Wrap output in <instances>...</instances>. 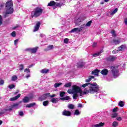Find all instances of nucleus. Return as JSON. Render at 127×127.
<instances>
[{
    "mask_svg": "<svg viewBox=\"0 0 127 127\" xmlns=\"http://www.w3.org/2000/svg\"><path fill=\"white\" fill-rule=\"evenodd\" d=\"M82 88H86L87 87L88 89L86 88L85 91H83L82 89L80 86L77 85H73L72 86V89H68L67 90V93L68 94H74L77 93L80 94V96H83L84 95H87V94H95V93H99L100 91V87L99 85L97 84V83H87L83 84L82 85Z\"/></svg>",
    "mask_w": 127,
    "mask_h": 127,
    "instance_id": "f257e3e1",
    "label": "nucleus"
},
{
    "mask_svg": "<svg viewBox=\"0 0 127 127\" xmlns=\"http://www.w3.org/2000/svg\"><path fill=\"white\" fill-rule=\"evenodd\" d=\"M13 13V4L12 0H8L5 4V11L3 12V17H7L9 14Z\"/></svg>",
    "mask_w": 127,
    "mask_h": 127,
    "instance_id": "f03ea898",
    "label": "nucleus"
},
{
    "mask_svg": "<svg viewBox=\"0 0 127 127\" xmlns=\"http://www.w3.org/2000/svg\"><path fill=\"white\" fill-rule=\"evenodd\" d=\"M42 12H43V9L40 7H37L32 11L31 17H38L42 14Z\"/></svg>",
    "mask_w": 127,
    "mask_h": 127,
    "instance_id": "7ed1b4c3",
    "label": "nucleus"
},
{
    "mask_svg": "<svg viewBox=\"0 0 127 127\" xmlns=\"http://www.w3.org/2000/svg\"><path fill=\"white\" fill-rule=\"evenodd\" d=\"M111 69L112 74L115 79L118 78L120 76V71L118 68V66H112L110 67Z\"/></svg>",
    "mask_w": 127,
    "mask_h": 127,
    "instance_id": "20e7f679",
    "label": "nucleus"
},
{
    "mask_svg": "<svg viewBox=\"0 0 127 127\" xmlns=\"http://www.w3.org/2000/svg\"><path fill=\"white\" fill-rule=\"evenodd\" d=\"M63 4L60 3H57L54 1H51L48 4V6H62Z\"/></svg>",
    "mask_w": 127,
    "mask_h": 127,
    "instance_id": "39448f33",
    "label": "nucleus"
},
{
    "mask_svg": "<svg viewBox=\"0 0 127 127\" xmlns=\"http://www.w3.org/2000/svg\"><path fill=\"white\" fill-rule=\"evenodd\" d=\"M83 27L82 26L80 28H75L70 31V33H73L74 32H80L83 30Z\"/></svg>",
    "mask_w": 127,
    "mask_h": 127,
    "instance_id": "423d86ee",
    "label": "nucleus"
},
{
    "mask_svg": "<svg viewBox=\"0 0 127 127\" xmlns=\"http://www.w3.org/2000/svg\"><path fill=\"white\" fill-rule=\"evenodd\" d=\"M50 96V93H47L45 94H43L42 96L40 97L39 98V101H43L44 100H45L47 98H48Z\"/></svg>",
    "mask_w": 127,
    "mask_h": 127,
    "instance_id": "0eeeda50",
    "label": "nucleus"
},
{
    "mask_svg": "<svg viewBox=\"0 0 127 127\" xmlns=\"http://www.w3.org/2000/svg\"><path fill=\"white\" fill-rule=\"evenodd\" d=\"M40 22H38L36 23V25L35 26L34 29L33 30L34 32L38 31V29H39V27H40Z\"/></svg>",
    "mask_w": 127,
    "mask_h": 127,
    "instance_id": "6e6552de",
    "label": "nucleus"
},
{
    "mask_svg": "<svg viewBox=\"0 0 127 127\" xmlns=\"http://www.w3.org/2000/svg\"><path fill=\"white\" fill-rule=\"evenodd\" d=\"M117 57L113 56H110L107 58V61H109V62H113V61H115Z\"/></svg>",
    "mask_w": 127,
    "mask_h": 127,
    "instance_id": "1a4fd4ad",
    "label": "nucleus"
},
{
    "mask_svg": "<svg viewBox=\"0 0 127 127\" xmlns=\"http://www.w3.org/2000/svg\"><path fill=\"white\" fill-rule=\"evenodd\" d=\"M63 115L66 117H70L71 116V112L69 111L64 110L63 112Z\"/></svg>",
    "mask_w": 127,
    "mask_h": 127,
    "instance_id": "9d476101",
    "label": "nucleus"
},
{
    "mask_svg": "<svg viewBox=\"0 0 127 127\" xmlns=\"http://www.w3.org/2000/svg\"><path fill=\"white\" fill-rule=\"evenodd\" d=\"M101 73L102 75L107 76V75H108V73H109V70L106 68H104L101 70Z\"/></svg>",
    "mask_w": 127,
    "mask_h": 127,
    "instance_id": "9b49d317",
    "label": "nucleus"
},
{
    "mask_svg": "<svg viewBox=\"0 0 127 127\" xmlns=\"http://www.w3.org/2000/svg\"><path fill=\"white\" fill-rule=\"evenodd\" d=\"M100 70L95 69L92 71V75H95V76H99V73L100 72Z\"/></svg>",
    "mask_w": 127,
    "mask_h": 127,
    "instance_id": "f8f14e48",
    "label": "nucleus"
},
{
    "mask_svg": "<svg viewBox=\"0 0 127 127\" xmlns=\"http://www.w3.org/2000/svg\"><path fill=\"white\" fill-rule=\"evenodd\" d=\"M21 94H18L17 96H15L14 97L11 98L9 99V101H15V100H17L20 97Z\"/></svg>",
    "mask_w": 127,
    "mask_h": 127,
    "instance_id": "ddd939ff",
    "label": "nucleus"
},
{
    "mask_svg": "<svg viewBox=\"0 0 127 127\" xmlns=\"http://www.w3.org/2000/svg\"><path fill=\"white\" fill-rule=\"evenodd\" d=\"M16 107H18V104L16 103L13 104V105L11 106L10 108L8 109H6V111H11L12 110L13 108H16Z\"/></svg>",
    "mask_w": 127,
    "mask_h": 127,
    "instance_id": "4468645a",
    "label": "nucleus"
},
{
    "mask_svg": "<svg viewBox=\"0 0 127 127\" xmlns=\"http://www.w3.org/2000/svg\"><path fill=\"white\" fill-rule=\"evenodd\" d=\"M104 126H105L104 123H100L98 124L93 125V127H104Z\"/></svg>",
    "mask_w": 127,
    "mask_h": 127,
    "instance_id": "2eb2a0df",
    "label": "nucleus"
},
{
    "mask_svg": "<svg viewBox=\"0 0 127 127\" xmlns=\"http://www.w3.org/2000/svg\"><path fill=\"white\" fill-rule=\"evenodd\" d=\"M51 102L54 104H56V103H58V102H59V99L57 98H52L51 99Z\"/></svg>",
    "mask_w": 127,
    "mask_h": 127,
    "instance_id": "dca6fc26",
    "label": "nucleus"
},
{
    "mask_svg": "<svg viewBox=\"0 0 127 127\" xmlns=\"http://www.w3.org/2000/svg\"><path fill=\"white\" fill-rule=\"evenodd\" d=\"M37 49H38V48H33L32 49H29V51H30L31 53H36V51H37Z\"/></svg>",
    "mask_w": 127,
    "mask_h": 127,
    "instance_id": "f3484780",
    "label": "nucleus"
},
{
    "mask_svg": "<svg viewBox=\"0 0 127 127\" xmlns=\"http://www.w3.org/2000/svg\"><path fill=\"white\" fill-rule=\"evenodd\" d=\"M118 12V8H115V10H114L113 11H110L109 13L110 14H111V15H114V14H115V13H117V12Z\"/></svg>",
    "mask_w": 127,
    "mask_h": 127,
    "instance_id": "a211bd4d",
    "label": "nucleus"
},
{
    "mask_svg": "<svg viewBox=\"0 0 127 127\" xmlns=\"http://www.w3.org/2000/svg\"><path fill=\"white\" fill-rule=\"evenodd\" d=\"M54 46L53 45H50L48 46L47 48L45 49L44 51H49V50H51L52 49H53L54 48Z\"/></svg>",
    "mask_w": 127,
    "mask_h": 127,
    "instance_id": "6ab92c4d",
    "label": "nucleus"
},
{
    "mask_svg": "<svg viewBox=\"0 0 127 127\" xmlns=\"http://www.w3.org/2000/svg\"><path fill=\"white\" fill-rule=\"evenodd\" d=\"M48 72H49V69H46L45 68L40 70V72L42 73V74H47Z\"/></svg>",
    "mask_w": 127,
    "mask_h": 127,
    "instance_id": "aec40b11",
    "label": "nucleus"
},
{
    "mask_svg": "<svg viewBox=\"0 0 127 127\" xmlns=\"http://www.w3.org/2000/svg\"><path fill=\"white\" fill-rule=\"evenodd\" d=\"M113 43L115 45L120 44V43H121V40L114 39V40H113Z\"/></svg>",
    "mask_w": 127,
    "mask_h": 127,
    "instance_id": "412c9836",
    "label": "nucleus"
},
{
    "mask_svg": "<svg viewBox=\"0 0 127 127\" xmlns=\"http://www.w3.org/2000/svg\"><path fill=\"white\" fill-rule=\"evenodd\" d=\"M91 24H92V21H89L86 25L84 24L82 26V27H85V26H87V27H89V26H91Z\"/></svg>",
    "mask_w": 127,
    "mask_h": 127,
    "instance_id": "4be33fe9",
    "label": "nucleus"
},
{
    "mask_svg": "<svg viewBox=\"0 0 127 127\" xmlns=\"http://www.w3.org/2000/svg\"><path fill=\"white\" fill-rule=\"evenodd\" d=\"M104 51L103 50H102L100 52H99L98 53H96L93 55V57H97V56H99V55H101V53H103Z\"/></svg>",
    "mask_w": 127,
    "mask_h": 127,
    "instance_id": "5701e85b",
    "label": "nucleus"
},
{
    "mask_svg": "<svg viewBox=\"0 0 127 127\" xmlns=\"http://www.w3.org/2000/svg\"><path fill=\"white\" fill-rule=\"evenodd\" d=\"M125 48H126V46L125 45H122L118 48V51H122L123 50H124V49H125Z\"/></svg>",
    "mask_w": 127,
    "mask_h": 127,
    "instance_id": "b1692460",
    "label": "nucleus"
},
{
    "mask_svg": "<svg viewBox=\"0 0 127 127\" xmlns=\"http://www.w3.org/2000/svg\"><path fill=\"white\" fill-rule=\"evenodd\" d=\"M29 101V98L27 97V96H26L23 99V103H28V102Z\"/></svg>",
    "mask_w": 127,
    "mask_h": 127,
    "instance_id": "393cba45",
    "label": "nucleus"
},
{
    "mask_svg": "<svg viewBox=\"0 0 127 127\" xmlns=\"http://www.w3.org/2000/svg\"><path fill=\"white\" fill-rule=\"evenodd\" d=\"M94 76L91 75L89 77V78L86 79L85 82H86V83H89V82H90L92 80V79H94Z\"/></svg>",
    "mask_w": 127,
    "mask_h": 127,
    "instance_id": "a878e982",
    "label": "nucleus"
},
{
    "mask_svg": "<svg viewBox=\"0 0 127 127\" xmlns=\"http://www.w3.org/2000/svg\"><path fill=\"white\" fill-rule=\"evenodd\" d=\"M61 100H62L63 101H68V100H70V97L65 96L64 98H61Z\"/></svg>",
    "mask_w": 127,
    "mask_h": 127,
    "instance_id": "bb28decb",
    "label": "nucleus"
},
{
    "mask_svg": "<svg viewBox=\"0 0 127 127\" xmlns=\"http://www.w3.org/2000/svg\"><path fill=\"white\" fill-rule=\"evenodd\" d=\"M33 106H35V103H32L31 104H27L26 106V108H31V107H33Z\"/></svg>",
    "mask_w": 127,
    "mask_h": 127,
    "instance_id": "cd10ccee",
    "label": "nucleus"
},
{
    "mask_svg": "<svg viewBox=\"0 0 127 127\" xmlns=\"http://www.w3.org/2000/svg\"><path fill=\"white\" fill-rule=\"evenodd\" d=\"M119 126V123L117 121H114L112 124V127H117Z\"/></svg>",
    "mask_w": 127,
    "mask_h": 127,
    "instance_id": "c85d7f7f",
    "label": "nucleus"
},
{
    "mask_svg": "<svg viewBox=\"0 0 127 127\" xmlns=\"http://www.w3.org/2000/svg\"><path fill=\"white\" fill-rule=\"evenodd\" d=\"M71 86H72V83L71 82L65 83L64 85V87H66V88H70Z\"/></svg>",
    "mask_w": 127,
    "mask_h": 127,
    "instance_id": "c756f323",
    "label": "nucleus"
},
{
    "mask_svg": "<svg viewBox=\"0 0 127 127\" xmlns=\"http://www.w3.org/2000/svg\"><path fill=\"white\" fill-rule=\"evenodd\" d=\"M16 80H17V76H16V75H13L11 78V80L14 81H16Z\"/></svg>",
    "mask_w": 127,
    "mask_h": 127,
    "instance_id": "7c9ffc66",
    "label": "nucleus"
},
{
    "mask_svg": "<svg viewBox=\"0 0 127 127\" xmlns=\"http://www.w3.org/2000/svg\"><path fill=\"white\" fill-rule=\"evenodd\" d=\"M118 105L120 107H124V106H125V102H124L123 101H120L118 104Z\"/></svg>",
    "mask_w": 127,
    "mask_h": 127,
    "instance_id": "2f4dec72",
    "label": "nucleus"
},
{
    "mask_svg": "<svg viewBox=\"0 0 127 127\" xmlns=\"http://www.w3.org/2000/svg\"><path fill=\"white\" fill-rule=\"evenodd\" d=\"M71 94H73V95L72 96V98L74 100H76V99H77V98H78V93H71Z\"/></svg>",
    "mask_w": 127,
    "mask_h": 127,
    "instance_id": "473e14b6",
    "label": "nucleus"
},
{
    "mask_svg": "<svg viewBox=\"0 0 127 127\" xmlns=\"http://www.w3.org/2000/svg\"><path fill=\"white\" fill-rule=\"evenodd\" d=\"M74 107L75 106L73 104H69L67 107V108H68V109H70V110H73Z\"/></svg>",
    "mask_w": 127,
    "mask_h": 127,
    "instance_id": "72a5a7b5",
    "label": "nucleus"
},
{
    "mask_svg": "<svg viewBox=\"0 0 127 127\" xmlns=\"http://www.w3.org/2000/svg\"><path fill=\"white\" fill-rule=\"evenodd\" d=\"M61 85H62V83H55L54 84V87L55 88H58V87L61 86Z\"/></svg>",
    "mask_w": 127,
    "mask_h": 127,
    "instance_id": "f704fd0d",
    "label": "nucleus"
},
{
    "mask_svg": "<svg viewBox=\"0 0 127 127\" xmlns=\"http://www.w3.org/2000/svg\"><path fill=\"white\" fill-rule=\"evenodd\" d=\"M81 114V112L79 111V110H76L74 112V115L76 116H79Z\"/></svg>",
    "mask_w": 127,
    "mask_h": 127,
    "instance_id": "c9c22d12",
    "label": "nucleus"
},
{
    "mask_svg": "<svg viewBox=\"0 0 127 127\" xmlns=\"http://www.w3.org/2000/svg\"><path fill=\"white\" fill-rule=\"evenodd\" d=\"M49 104V101H44V102L43 103V106H44L45 107H46V106H47Z\"/></svg>",
    "mask_w": 127,
    "mask_h": 127,
    "instance_id": "e433bc0d",
    "label": "nucleus"
},
{
    "mask_svg": "<svg viewBox=\"0 0 127 127\" xmlns=\"http://www.w3.org/2000/svg\"><path fill=\"white\" fill-rule=\"evenodd\" d=\"M23 68H24V66H23V64H20L19 66V70L20 71H22V70H23Z\"/></svg>",
    "mask_w": 127,
    "mask_h": 127,
    "instance_id": "4c0bfd02",
    "label": "nucleus"
},
{
    "mask_svg": "<svg viewBox=\"0 0 127 127\" xmlns=\"http://www.w3.org/2000/svg\"><path fill=\"white\" fill-rule=\"evenodd\" d=\"M64 95H65V92H60V97L63 98V97H64Z\"/></svg>",
    "mask_w": 127,
    "mask_h": 127,
    "instance_id": "58836bf2",
    "label": "nucleus"
},
{
    "mask_svg": "<svg viewBox=\"0 0 127 127\" xmlns=\"http://www.w3.org/2000/svg\"><path fill=\"white\" fill-rule=\"evenodd\" d=\"M3 19H2V16L0 15V26L2 24V21Z\"/></svg>",
    "mask_w": 127,
    "mask_h": 127,
    "instance_id": "ea45409f",
    "label": "nucleus"
},
{
    "mask_svg": "<svg viewBox=\"0 0 127 127\" xmlns=\"http://www.w3.org/2000/svg\"><path fill=\"white\" fill-rule=\"evenodd\" d=\"M15 87V86H14V84H11L8 86L9 89H13Z\"/></svg>",
    "mask_w": 127,
    "mask_h": 127,
    "instance_id": "a19ab883",
    "label": "nucleus"
},
{
    "mask_svg": "<svg viewBox=\"0 0 127 127\" xmlns=\"http://www.w3.org/2000/svg\"><path fill=\"white\" fill-rule=\"evenodd\" d=\"M64 43L67 44L69 42V39L68 38H65L64 40Z\"/></svg>",
    "mask_w": 127,
    "mask_h": 127,
    "instance_id": "79ce46f5",
    "label": "nucleus"
},
{
    "mask_svg": "<svg viewBox=\"0 0 127 127\" xmlns=\"http://www.w3.org/2000/svg\"><path fill=\"white\" fill-rule=\"evenodd\" d=\"M24 72H27V73H30V69H29V68H26L25 70H24Z\"/></svg>",
    "mask_w": 127,
    "mask_h": 127,
    "instance_id": "37998d69",
    "label": "nucleus"
},
{
    "mask_svg": "<svg viewBox=\"0 0 127 127\" xmlns=\"http://www.w3.org/2000/svg\"><path fill=\"white\" fill-rule=\"evenodd\" d=\"M118 117V113H115L112 115V118H117Z\"/></svg>",
    "mask_w": 127,
    "mask_h": 127,
    "instance_id": "c03bdc74",
    "label": "nucleus"
},
{
    "mask_svg": "<svg viewBox=\"0 0 127 127\" xmlns=\"http://www.w3.org/2000/svg\"><path fill=\"white\" fill-rule=\"evenodd\" d=\"M118 110H119V108H118V107H116V108L113 109V112L114 113H116V112H118Z\"/></svg>",
    "mask_w": 127,
    "mask_h": 127,
    "instance_id": "a18cd8bd",
    "label": "nucleus"
},
{
    "mask_svg": "<svg viewBox=\"0 0 127 127\" xmlns=\"http://www.w3.org/2000/svg\"><path fill=\"white\" fill-rule=\"evenodd\" d=\"M11 36H12L13 37H15L16 36V34H15V32L13 31L11 33Z\"/></svg>",
    "mask_w": 127,
    "mask_h": 127,
    "instance_id": "49530a36",
    "label": "nucleus"
},
{
    "mask_svg": "<svg viewBox=\"0 0 127 127\" xmlns=\"http://www.w3.org/2000/svg\"><path fill=\"white\" fill-rule=\"evenodd\" d=\"M111 33H112L113 36H116V33L115 32V30L111 31Z\"/></svg>",
    "mask_w": 127,
    "mask_h": 127,
    "instance_id": "de8ad7c7",
    "label": "nucleus"
},
{
    "mask_svg": "<svg viewBox=\"0 0 127 127\" xmlns=\"http://www.w3.org/2000/svg\"><path fill=\"white\" fill-rule=\"evenodd\" d=\"M84 66V64H80L79 65L77 66L78 68H81V67H83Z\"/></svg>",
    "mask_w": 127,
    "mask_h": 127,
    "instance_id": "09e8293b",
    "label": "nucleus"
},
{
    "mask_svg": "<svg viewBox=\"0 0 127 127\" xmlns=\"http://www.w3.org/2000/svg\"><path fill=\"white\" fill-rule=\"evenodd\" d=\"M4 84V81L2 80H0V85H3Z\"/></svg>",
    "mask_w": 127,
    "mask_h": 127,
    "instance_id": "8fccbe9b",
    "label": "nucleus"
},
{
    "mask_svg": "<svg viewBox=\"0 0 127 127\" xmlns=\"http://www.w3.org/2000/svg\"><path fill=\"white\" fill-rule=\"evenodd\" d=\"M40 37H42L43 38H45L46 37V36H45V35H44L43 34H41Z\"/></svg>",
    "mask_w": 127,
    "mask_h": 127,
    "instance_id": "3c124183",
    "label": "nucleus"
},
{
    "mask_svg": "<svg viewBox=\"0 0 127 127\" xmlns=\"http://www.w3.org/2000/svg\"><path fill=\"white\" fill-rule=\"evenodd\" d=\"M17 42H18V39L15 40L14 42V45H17Z\"/></svg>",
    "mask_w": 127,
    "mask_h": 127,
    "instance_id": "603ef678",
    "label": "nucleus"
},
{
    "mask_svg": "<svg viewBox=\"0 0 127 127\" xmlns=\"http://www.w3.org/2000/svg\"><path fill=\"white\" fill-rule=\"evenodd\" d=\"M119 52L118 50H114L113 51L112 53H113V54H116V53H118Z\"/></svg>",
    "mask_w": 127,
    "mask_h": 127,
    "instance_id": "864d4df0",
    "label": "nucleus"
},
{
    "mask_svg": "<svg viewBox=\"0 0 127 127\" xmlns=\"http://www.w3.org/2000/svg\"><path fill=\"white\" fill-rule=\"evenodd\" d=\"M19 116H21V117H22V116H23V112H22V111L20 112L19 113Z\"/></svg>",
    "mask_w": 127,
    "mask_h": 127,
    "instance_id": "5fc2aeb1",
    "label": "nucleus"
},
{
    "mask_svg": "<svg viewBox=\"0 0 127 127\" xmlns=\"http://www.w3.org/2000/svg\"><path fill=\"white\" fill-rule=\"evenodd\" d=\"M117 121H122V117H117Z\"/></svg>",
    "mask_w": 127,
    "mask_h": 127,
    "instance_id": "6e6d98bb",
    "label": "nucleus"
},
{
    "mask_svg": "<svg viewBox=\"0 0 127 127\" xmlns=\"http://www.w3.org/2000/svg\"><path fill=\"white\" fill-rule=\"evenodd\" d=\"M56 95L55 94H53L52 95H50V96H49V97H50V98H54V97H56Z\"/></svg>",
    "mask_w": 127,
    "mask_h": 127,
    "instance_id": "4d7b16f0",
    "label": "nucleus"
},
{
    "mask_svg": "<svg viewBox=\"0 0 127 127\" xmlns=\"http://www.w3.org/2000/svg\"><path fill=\"white\" fill-rule=\"evenodd\" d=\"M78 108H82V104H81V103L78 104Z\"/></svg>",
    "mask_w": 127,
    "mask_h": 127,
    "instance_id": "13d9d810",
    "label": "nucleus"
},
{
    "mask_svg": "<svg viewBox=\"0 0 127 127\" xmlns=\"http://www.w3.org/2000/svg\"><path fill=\"white\" fill-rule=\"evenodd\" d=\"M92 46L93 47H96L97 46V43H94Z\"/></svg>",
    "mask_w": 127,
    "mask_h": 127,
    "instance_id": "bf43d9fd",
    "label": "nucleus"
},
{
    "mask_svg": "<svg viewBox=\"0 0 127 127\" xmlns=\"http://www.w3.org/2000/svg\"><path fill=\"white\" fill-rule=\"evenodd\" d=\"M124 22H125L126 25H127V18H126V19L124 20Z\"/></svg>",
    "mask_w": 127,
    "mask_h": 127,
    "instance_id": "052dcab7",
    "label": "nucleus"
},
{
    "mask_svg": "<svg viewBox=\"0 0 127 127\" xmlns=\"http://www.w3.org/2000/svg\"><path fill=\"white\" fill-rule=\"evenodd\" d=\"M29 77H30V74H27V75L26 76V78H27V79H28V78H29Z\"/></svg>",
    "mask_w": 127,
    "mask_h": 127,
    "instance_id": "680f3d73",
    "label": "nucleus"
},
{
    "mask_svg": "<svg viewBox=\"0 0 127 127\" xmlns=\"http://www.w3.org/2000/svg\"><path fill=\"white\" fill-rule=\"evenodd\" d=\"M3 114V113L0 112V116H2Z\"/></svg>",
    "mask_w": 127,
    "mask_h": 127,
    "instance_id": "e2e57ef3",
    "label": "nucleus"
},
{
    "mask_svg": "<svg viewBox=\"0 0 127 127\" xmlns=\"http://www.w3.org/2000/svg\"><path fill=\"white\" fill-rule=\"evenodd\" d=\"M109 0H104V1L105 2H108V1H109Z\"/></svg>",
    "mask_w": 127,
    "mask_h": 127,
    "instance_id": "0e129e2a",
    "label": "nucleus"
},
{
    "mask_svg": "<svg viewBox=\"0 0 127 127\" xmlns=\"http://www.w3.org/2000/svg\"><path fill=\"white\" fill-rule=\"evenodd\" d=\"M2 124V121H1V120H0V125H1Z\"/></svg>",
    "mask_w": 127,
    "mask_h": 127,
    "instance_id": "69168bd1",
    "label": "nucleus"
},
{
    "mask_svg": "<svg viewBox=\"0 0 127 127\" xmlns=\"http://www.w3.org/2000/svg\"><path fill=\"white\" fill-rule=\"evenodd\" d=\"M18 90H17V91L15 93V94L16 95L17 94V93H18Z\"/></svg>",
    "mask_w": 127,
    "mask_h": 127,
    "instance_id": "338daca9",
    "label": "nucleus"
},
{
    "mask_svg": "<svg viewBox=\"0 0 127 127\" xmlns=\"http://www.w3.org/2000/svg\"><path fill=\"white\" fill-rule=\"evenodd\" d=\"M14 28V29H15V28H16V27H15Z\"/></svg>",
    "mask_w": 127,
    "mask_h": 127,
    "instance_id": "774afa93",
    "label": "nucleus"
}]
</instances>
